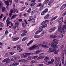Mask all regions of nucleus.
I'll use <instances>...</instances> for the list:
<instances>
[{
	"label": "nucleus",
	"mask_w": 66,
	"mask_h": 66,
	"mask_svg": "<svg viewBox=\"0 0 66 66\" xmlns=\"http://www.w3.org/2000/svg\"><path fill=\"white\" fill-rule=\"evenodd\" d=\"M35 13V12L34 11H33L32 12L31 14V15H33V14H34V13Z\"/></svg>",
	"instance_id": "obj_56"
},
{
	"label": "nucleus",
	"mask_w": 66,
	"mask_h": 66,
	"mask_svg": "<svg viewBox=\"0 0 66 66\" xmlns=\"http://www.w3.org/2000/svg\"><path fill=\"white\" fill-rule=\"evenodd\" d=\"M19 65V63L18 62L14 63H13L12 64L13 66H17V65Z\"/></svg>",
	"instance_id": "obj_18"
},
{
	"label": "nucleus",
	"mask_w": 66,
	"mask_h": 66,
	"mask_svg": "<svg viewBox=\"0 0 66 66\" xmlns=\"http://www.w3.org/2000/svg\"><path fill=\"white\" fill-rule=\"evenodd\" d=\"M43 8H44V6H43V5L42 6L40 7V8L39 9V10L40 11H43Z\"/></svg>",
	"instance_id": "obj_19"
},
{
	"label": "nucleus",
	"mask_w": 66,
	"mask_h": 66,
	"mask_svg": "<svg viewBox=\"0 0 66 66\" xmlns=\"http://www.w3.org/2000/svg\"><path fill=\"white\" fill-rule=\"evenodd\" d=\"M45 21V22L46 23H48V22H49V20H46Z\"/></svg>",
	"instance_id": "obj_61"
},
{
	"label": "nucleus",
	"mask_w": 66,
	"mask_h": 66,
	"mask_svg": "<svg viewBox=\"0 0 66 66\" xmlns=\"http://www.w3.org/2000/svg\"><path fill=\"white\" fill-rule=\"evenodd\" d=\"M63 21V17H62L59 20V23H61Z\"/></svg>",
	"instance_id": "obj_12"
},
{
	"label": "nucleus",
	"mask_w": 66,
	"mask_h": 66,
	"mask_svg": "<svg viewBox=\"0 0 66 66\" xmlns=\"http://www.w3.org/2000/svg\"><path fill=\"white\" fill-rule=\"evenodd\" d=\"M45 14H46L43 11L41 13V15H42V16H43V15H44Z\"/></svg>",
	"instance_id": "obj_43"
},
{
	"label": "nucleus",
	"mask_w": 66,
	"mask_h": 66,
	"mask_svg": "<svg viewBox=\"0 0 66 66\" xmlns=\"http://www.w3.org/2000/svg\"><path fill=\"white\" fill-rule=\"evenodd\" d=\"M21 36H26V34L23 33L21 35Z\"/></svg>",
	"instance_id": "obj_52"
},
{
	"label": "nucleus",
	"mask_w": 66,
	"mask_h": 66,
	"mask_svg": "<svg viewBox=\"0 0 66 66\" xmlns=\"http://www.w3.org/2000/svg\"><path fill=\"white\" fill-rule=\"evenodd\" d=\"M3 7V4L2 3V2H1V1H0V7Z\"/></svg>",
	"instance_id": "obj_20"
},
{
	"label": "nucleus",
	"mask_w": 66,
	"mask_h": 66,
	"mask_svg": "<svg viewBox=\"0 0 66 66\" xmlns=\"http://www.w3.org/2000/svg\"><path fill=\"white\" fill-rule=\"evenodd\" d=\"M56 36L53 35H51L50 36V37L52 38H56Z\"/></svg>",
	"instance_id": "obj_21"
},
{
	"label": "nucleus",
	"mask_w": 66,
	"mask_h": 66,
	"mask_svg": "<svg viewBox=\"0 0 66 66\" xmlns=\"http://www.w3.org/2000/svg\"><path fill=\"white\" fill-rule=\"evenodd\" d=\"M12 41H13V42L16 41V40L15 38H13Z\"/></svg>",
	"instance_id": "obj_58"
},
{
	"label": "nucleus",
	"mask_w": 66,
	"mask_h": 66,
	"mask_svg": "<svg viewBox=\"0 0 66 66\" xmlns=\"http://www.w3.org/2000/svg\"><path fill=\"white\" fill-rule=\"evenodd\" d=\"M59 52V50H57L54 52V54H57Z\"/></svg>",
	"instance_id": "obj_45"
},
{
	"label": "nucleus",
	"mask_w": 66,
	"mask_h": 66,
	"mask_svg": "<svg viewBox=\"0 0 66 66\" xmlns=\"http://www.w3.org/2000/svg\"><path fill=\"white\" fill-rule=\"evenodd\" d=\"M36 62L35 61H32L30 62V63L31 64H34V63H35Z\"/></svg>",
	"instance_id": "obj_40"
},
{
	"label": "nucleus",
	"mask_w": 66,
	"mask_h": 66,
	"mask_svg": "<svg viewBox=\"0 0 66 66\" xmlns=\"http://www.w3.org/2000/svg\"><path fill=\"white\" fill-rule=\"evenodd\" d=\"M22 24L23 28H26V24H25V23H24V22H23L22 23Z\"/></svg>",
	"instance_id": "obj_15"
},
{
	"label": "nucleus",
	"mask_w": 66,
	"mask_h": 66,
	"mask_svg": "<svg viewBox=\"0 0 66 66\" xmlns=\"http://www.w3.org/2000/svg\"><path fill=\"white\" fill-rule=\"evenodd\" d=\"M10 18H8L6 20V22H8L10 21Z\"/></svg>",
	"instance_id": "obj_48"
},
{
	"label": "nucleus",
	"mask_w": 66,
	"mask_h": 66,
	"mask_svg": "<svg viewBox=\"0 0 66 66\" xmlns=\"http://www.w3.org/2000/svg\"><path fill=\"white\" fill-rule=\"evenodd\" d=\"M49 2V0H46L44 2L46 4V3H48V2Z\"/></svg>",
	"instance_id": "obj_47"
},
{
	"label": "nucleus",
	"mask_w": 66,
	"mask_h": 66,
	"mask_svg": "<svg viewBox=\"0 0 66 66\" xmlns=\"http://www.w3.org/2000/svg\"><path fill=\"white\" fill-rule=\"evenodd\" d=\"M47 27V24H45L40 26L39 27V29H43L44 28H46V27Z\"/></svg>",
	"instance_id": "obj_10"
},
{
	"label": "nucleus",
	"mask_w": 66,
	"mask_h": 66,
	"mask_svg": "<svg viewBox=\"0 0 66 66\" xmlns=\"http://www.w3.org/2000/svg\"><path fill=\"white\" fill-rule=\"evenodd\" d=\"M64 53H63L62 54L63 57L62 58V64H64L65 63V61L64 60Z\"/></svg>",
	"instance_id": "obj_7"
},
{
	"label": "nucleus",
	"mask_w": 66,
	"mask_h": 66,
	"mask_svg": "<svg viewBox=\"0 0 66 66\" xmlns=\"http://www.w3.org/2000/svg\"><path fill=\"white\" fill-rule=\"evenodd\" d=\"M23 32H24V33H27V31L26 30H23L22 31Z\"/></svg>",
	"instance_id": "obj_63"
},
{
	"label": "nucleus",
	"mask_w": 66,
	"mask_h": 66,
	"mask_svg": "<svg viewBox=\"0 0 66 66\" xmlns=\"http://www.w3.org/2000/svg\"><path fill=\"white\" fill-rule=\"evenodd\" d=\"M33 42V40H31L30 41L29 43L27 44V46H29Z\"/></svg>",
	"instance_id": "obj_16"
},
{
	"label": "nucleus",
	"mask_w": 66,
	"mask_h": 66,
	"mask_svg": "<svg viewBox=\"0 0 66 66\" xmlns=\"http://www.w3.org/2000/svg\"><path fill=\"white\" fill-rule=\"evenodd\" d=\"M42 4L40 3V4H39V5H38L37 6V7H38L40 6H42Z\"/></svg>",
	"instance_id": "obj_57"
},
{
	"label": "nucleus",
	"mask_w": 66,
	"mask_h": 66,
	"mask_svg": "<svg viewBox=\"0 0 66 66\" xmlns=\"http://www.w3.org/2000/svg\"><path fill=\"white\" fill-rule=\"evenodd\" d=\"M60 58L59 57L57 58L55 57V62L56 63V66H59V63L60 62Z\"/></svg>",
	"instance_id": "obj_4"
},
{
	"label": "nucleus",
	"mask_w": 66,
	"mask_h": 66,
	"mask_svg": "<svg viewBox=\"0 0 66 66\" xmlns=\"http://www.w3.org/2000/svg\"><path fill=\"white\" fill-rule=\"evenodd\" d=\"M5 4H6V5H7V6H9V1H5Z\"/></svg>",
	"instance_id": "obj_29"
},
{
	"label": "nucleus",
	"mask_w": 66,
	"mask_h": 66,
	"mask_svg": "<svg viewBox=\"0 0 66 66\" xmlns=\"http://www.w3.org/2000/svg\"><path fill=\"white\" fill-rule=\"evenodd\" d=\"M31 57H29L27 58V60H31Z\"/></svg>",
	"instance_id": "obj_64"
},
{
	"label": "nucleus",
	"mask_w": 66,
	"mask_h": 66,
	"mask_svg": "<svg viewBox=\"0 0 66 66\" xmlns=\"http://www.w3.org/2000/svg\"><path fill=\"white\" fill-rule=\"evenodd\" d=\"M58 16H56L53 18L51 20V21H53V20H55V19H56V18H57V17Z\"/></svg>",
	"instance_id": "obj_23"
},
{
	"label": "nucleus",
	"mask_w": 66,
	"mask_h": 66,
	"mask_svg": "<svg viewBox=\"0 0 66 66\" xmlns=\"http://www.w3.org/2000/svg\"><path fill=\"white\" fill-rule=\"evenodd\" d=\"M28 55H32V54H35V53H27Z\"/></svg>",
	"instance_id": "obj_34"
},
{
	"label": "nucleus",
	"mask_w": 66,
	"mask_h": 66,
	"mask_svg": "<svg viewBox=\"0 0 66 66\" xmlns=\"http://www.w3.org/2000/svg\"><path fill=\"white\" fill-rule=\"evenodd\" d=\"M15 25L17 27H18L19 26V23L18 22H16L15 23Z\"/></svg>",
	"instance_id": "obj_36"
},
{
	"label": "nucleus",
	"mask_w": 66,
	"mask_h": 66,
	"mask_svg": "<svg viewBox=\"0 0 66 66\" xmlns=\"http://www.w3.org/2000/svg\"><path fill=\"white\" fill-rule=\"evenodd\" d=\"M3 25H4L3 23H2L0 25V27H2L3 26Z\"/></svg>",
	"instance_id": "obj_55"
},
{
	"label": "nucleus",
	"mask_w": 66,
	"mask_h": 66,
	"mask_svg": "<svg viewBox=\"0 0 66 66\" xmlns=\"http://www.w3.org/2000/svg\"><path fill=\"white\" fill-rule=\"evenodd\" d=\"M16 16H17L16 15H13V16L12 17V18H11V19H14V18H15V17H16Z\"/></svg>",
	"instance_id": "obj_35"
},
{
	"label": "nucleus",
	"mask_w": 66,
	"mask_h": 66,
	"mask_svg": "<svg viewBox=\"0 0 66 66\" xmlns=\"http://www.w3.org/2000/svg\"><path fill=\"white\" fill-rule=\"evenodd\" d=\"M24 21L25 22V23H26V24H28V23H27V20H24Z\"/></svg>",
	"instance_id": "obj_62"
},
{
	"label": "nucleus",
	"mask_w": 66,
	"mask_h": 66,
	"mask_svg": "<svg viewBox=\"0 0 66 66\" xmlns=\"http://www.w3.org/2000/svg\"><path fill=\"white\" fill-rule=\"evenodd\" d=\"M66 7V4H63L62 6L61 7L60 9L61 11H62L64 9L65 7Z\"/></svg>",
	"instance_id": "obj_11"
},
{
	"label": "nucleus",
	"mask_w": 66,
	"mask_h": 66,
	"mask_svg": "<svg viewBox=\"0 0 66 66\" xmlns=\"http://www.w3.org/2000/svg\"><path fill=\"white\" fill-rule=\"evenodd\" d=\"M6 62V64H9L11 62V60L10 59V58L9 57L5 59H4L2 61V62L3 63H4Z\"/></svg>",
	"instance_id": "obj_5"
},
{
	"label": "nucleus",
	"mask_w": 66,
	"mask_h": 66,
	"mask_svg": "<svg viewBox=\"0 0 66 66\" xmlns=\"http://www.w3.org/2000/svg\"><path fill=\"white\" fill-rule=\"evenodd\" d=\"M53 0H51L48 3V5H51V4L52 3H53Z\"/></svg>",
	"instance_id": "obj_22"
},
{
	"label": "nucleus",
	"mask_w": 66,
	"mask_h": 66,
	"mask_svg": "<svg viewBox=\"0 0 66 66\" xmlns=\"http://www.w3.org/2000/svg\"><path fill=\"white\" fill-rule=\"evenodd\" d=\"M44 56H41L38 57L37 59V60H41V59H43V58H44Z\"/></svg>",
	"instance_id": "obj_17"
},
{
	"label": "nucleus",
	"mask_w": 66,
	"mask_h": 66,
	"mask_svg": "<svg viewBox=\"0 0 66 66\" xmlns=\"http://www.w3.org/2000/svg\"><path fill=\"white\" fill-rule=\"evenodd\" d=\"M27 37H25L24 38L22 39V41L23 42H24L26 40V39H27Z\"/></svg>",
	"instance_id": "obj_28"
},
{
	"label": "nucleus",
	"mask_w": 66,
	"mask_h": 66,
	"mask_svg": "<svg viewBox=\"0 0 66 66\" xmlns=\"http://www.w3.org/2000/svg\"><path fill=\"white\" fill-rule=\"evenodd\" d=\"M15 9H12L10 10V12L9 16V17H11V15H12V13H13L14 12L15 13Z\"/></svg>",
	"instance_id": "obj_6"
},
{
	"label": "nucleus",
	"mask_w": 66,
	"mask_h": 66,
	"mask_svg": "<svg viewBox=\"0 0 66 66\" xmlns=\"http://www.w3.org/2000/svg\"><path fill=\"white\" fill-rule=\"evenodd\" d=\"M43 12L45 13H47V12H48V9L47 8L46 9H45L43 11Z\"/></svg>",
	"instance_id": "obj_32"
},
{
	"label": "nucleus",
	"mask_w": 66,
	"mask_h": 66,
	"mask_svg": "<svg viewBox=\"0 0 66 66\" xmlns=\"http://www.w3.org/2000/svg\"><path fill=\"white\" fill-rule=\"evenodd\" d=\"M53 42H58L59 40L57 39H54L53 40Z\"/></svg>",
	"instance_id": "obj_51"
},
{
	"label": "nucleus",
	"mask_w": 66,
	"mask_h": 66,
	"mask_svg": "<svg viewBox=\"0 0 66 66\" xmlns=\"http://www.w3.org/2000/svg\"><path fill=\"white\" fill-rule=\"evenodd\" d=\"M35 4H36V3H33L31 4L30 6H34Z\"/></svg>",
	"instance_id": "obj_31"
},
{
	"label": "nucleus",
	"mask_w": 66,
	"mask_h": 66,
	"mask_svg": "<svg viewBox=\"0 0 66 66\" xmlns=\"http://www.w3.org/2000/svg\"><path fill=\"white\" fill-rule=\"evenodd\" d=\"M32 19H33V16H31L29 18V19L28 20L29 21H30L31 20H32Z\"/></svg>",
	"instance_id": "obj_27"
},
{
	"label": "nucleus",
	"mask_w": 66,
	"mask_h": 66,
	"mask_svg": "<svg viewBox=\"0 0 66 66\" xmlns=\"http://www.w3.org/2000/svg\"><path fill=\"white\" fill-rule=\"evenodd\" d=\"M45 23H46V21H44L43 22H42L41 24V25H43V24H45Z\"/></svg>",
	"instance_id": "obj_39"
},
{
	"label": "nucleus",
	"mask_w": 66,
	"mask_h": 66,
	"mask_svg": "<svg viewBox=\"0 0 66 66\" xmlns=\"http://www.w3.org/2000/svg\"><path fill=\"white\" fill-rule=\"evenodd\" d=\"M23 62L24 63H26L28 62V60L24 59H23Z\"/></svg>",
	"instance_id": "obj_37"
},
{
	"label": "nucleus",
	"mask_w": 66,
	"mask_h": 66,
	"mask_svg": "<svg viewBox=\"0 0 66 66\" xmlns=\"http://www.w3.org/2000/svg\"><path fill=\"white\" fill-rule=\"evenodd\" d=\"M15 60H16V59H15V57L11 59V61H15Z\"/></svg>",
	"instance_id": "obj_54"
},
{
	"label": "nucleus",
	"mask_w": 66,
	"mask_h": 66,
	"mask_svg": "<svg viewBox=\"0 0 66 66\" xmlns=\"http://www.w3.org/2000/svg\"><path fill=\"white\" fill-rule=\"evenodd\" d=\"M43 31V29H40L38 30L37 31H36V32L35 33V35H37V34H39L40 32H42Z\"/></svg>",
	"instance_id": "obj_9"
},
{
	"label": "nucleus",
	"mask_w": 66,
	"mask_h": 66,
	"mask_svg": "<svg viewBox=\"0 0 66 66\" xmlns=\"http://www.w3.org/2000/svg\"><path fill=\"white\" fill-rule=\"evenodd\" d=\"M40 37V35H35L34 36V37L35 38H39Z\"/></svg>",
	"instance_id": "obj_25"
},
{
	"label": "nucleus",
	"mask_w": 66,
	"mask_h": 66,
	"mask_svg": "<svg viewBox=\"0 0 66 66\" xmlns=\"http://www.w3.org/2000/svg\"><path fill=\"white\" fill-rule=\"evenodd\" d=\"M25 7H23L21 9V11H23V10H24L23 9H25Z\"/></svg>",
	"instance_id": "obj_53"
},
{
	"label": "nucleus",
	"mask_w": 66,
	"mask_h": 66,
	"mask_svg": "<svg viewBox=\"0 0 66 66\" xmlns=\"http://www.w3.org/2000/svg\"><path fill=\"white\" fill-rule=\"evenodd\" d=\"M20 47V46H18L17 48L16 49V50H19V49H21V48Z\"/></svg>",
	"instance_id": "obj_42"
},
{
	"label": "nucleus",
	"mask_w": 66,
	"mask_h": 66,
	"mask_svg": "<svg viewBox=\"0 0 66 66\" xmlns=\"http://www.w3.org/2000/svg\"><path fill=\"white\" fill-rule=\"evenodd\" d=\"M41 52V51L40 50H37V51L36 52V53H39Z\"/></svg>",
	"instance_id": "obj_44"
},
{
	"label": "nucleus",
	"mask_w": 66,
	"mask_h": 66,
	"mask_svg": "<svg viewBox=\"0 0 66 66\" xmlns=\"http://www.w3.org/2000/svg\"><path fill=\"white\" fill-rule=\"evenodd\" d=\"M28 55V53H26L25 54V55H24V57H27V56Z\"/></svg>",
	"instance_id": "obj_46"
},
{
	"label": "nucleus",
	"mask_w": 66,
	"mask_h": 66,
	"mask_svg": "<svg viewBox=\"0 0 66 66\" xmlns=\"http://www.w3.org/2000/svg\"><path fill=\"white\" fill-rule=\"evenodd\" d=\"M51 46L54 48H49V51H48L49 52H54V51L56 50V48L58 47V46L56 45H52Z\"/></svg>",
	"instance_id": "obj_1"
},
{
	"label": "nucleus",
	"mask_w": 66,
	"mask_h": 66,
	"mask_svg": "<svg viewBox=\"0 0 66 66\" xmlns=\"http://www.w3.org/2000/svg\"><path fill=\"white\" fill-rule=\"evenodd\" d=\"M53 63L51 61H50L48 62V63L49 64H50H50H52V63Z\"/></svg>",
	"instance_id": "obj_60"
},
{
	"label": "nucleus",
	"mask_w": 66,
	"mask_h": 66,
	"mask_svg": "<svg viewBox=\"0 0 66 66\" xmlns=\"http://www.w3.org/2000/svg\"><path fill=\"white\" fill-rule=\"evenodd\" d=\"M38 57V56H33L32 57V59H36V58Z\"/></svg>",
	"instance_id": "obj_38"
},
{
	"label": "nucleus",
	"mask_w": 66,
	"mask_h": 66,
	"mask_svg": "<svg viewBox=\"0 0 66 66\" xmlns=\"http://www.w3.org/2000/svg\"><path fill=\"white\" fill-rule=\"evenodd\" d=\"M49 16V14H47L46 16H45L44 18V19H46V18H47Z\"/></svg>",
	"instance_id": "obj_26"
},
{
	"label": "nucleus",
	"mask_w": 66,
	"mask_h": 66,
	"mask_svg": "<svg viewBox=\"0 0 66 66\" xmlns=\"http://www.w3.org/2000/svg\"><path fill=\"white\" fill-rule=\"evenodd\" d=\"M5 10H6L5 7H3L2 10V12H4L5 11Z\"/></svg>",
	"instance_id": "obj_30"
},
{
	"label": "nucleus",
	"mask_w": 66,
	"mask_h": 66,
	"mask_svg": "<svg viewBox=\"0 0 66 66\" xmlns=\"http://www.w3.org/2000/svg\"><path fill=\"white\" fill-rule=\"evenodd\" d=\"M40 46L39 45H35L32 47H30L29 48V50L30 51H32V50H33L34 49H36V48H37L38 49H39V47Z\"/></svg>",
	"instance_id": "obj_2"
},
{
	"label": "nucleus",
	"mask_w": 66,
	"mask_h": 66,
	"mask_svg": "<svg viewBox=\"0 0 66 66\" xmlns=\"http://www.w3.org/2000/svg\"><path fill=\"white\" fill-rule=\"evenodd\" d=\"M57 44H58V43L57 42H54L50 43L49 45H57Z\"/></svg>",
	"instance_id": "obj_13"
},
{
	"label": "nucleus",
	"mask_w": 66,
	"mask_h": 66,
	"mask_svg": "<svg viewBox=\"0 0 66 66\" xmlns=\"http://www.w3.org/2000/svg\"><path fill=\"white\" fill-rule=\"evenodd\" d=\"M58 37L59 38H62V36L61 34L60 35L58 36Z\"/></svg>",
	"instance_id": "obj_49"
},
{
	"label": "nucleus",
	"mask_w": 66,
	"mask_h": 66,
	"mask_svg": "<svg viewBox=\"0 0 66 66\" xmlns=\"http://www.w3.org/2000/svg\"><path fill=\"white\" fill-rule=\"evenodd\" d=\"M61 27H62V25H61V24H60L58 28V32H61Z\"/></svg>",
	"instance_id": "obj_14"
},
{
	"label": "nucleus",
	"mask_w": 66,
	"mask_h": 66,
	"mask_svg": "<svg viewBox=\"0 0 66 66\" xmlns=\"http://www.w3.org/2000/svg\"><path fill=\"white\" fill-rule=\"evenodd\" d=\"M43 44H41L40 45L42 47H43L44 48H48L49 45H49V44H48L45 42H43Z\"/></svg>",
	"instance_id": "obj_3"
},
{
	"label": "nucleus",
	"mask_w": 66,
	"mask_h": 66,
	"mask_svg": "<svg viewBox=\"0 0 66 66\" xmlns=\"http://www.w3.org/2000/svg\"><path fill=\"white\" fill-rule=\"evenodd\" d=\"M49 60V58L48 57H45L44 58V60Z\"/></svg>",
	"instance_id": "obj_41"
},
{
	"label": "nucleus",
	"mask_w": 66,
	"mask_h": 66,
	"mask_svg": "<svg viewBox=\"0 0 66 66\" xmlns=\"http://www.w3.org/2000/svg\"><path fill=\"white\" fill-rule=\"evenodd\" d=\"M20 58V57H15V60H18V59H19Z\"/></svg>",
	"instance_id": "obj_50"
},
{
	"label": "nucleus",
	"mask_w": 66,
	"mask_h": 66,
	"mask_svg": "<svg viewBox=\"0 0 66 66\" xmlns=\"http://www.w3.org/2000/svg\"><path fill=\"white\" fill-rule=\"evenodd\" d=\"M14 53H15V52H12L9 53L10 55H11L14 54Z\"/></svg>",
	"instance_id": "obj_33"
},
{
	"label": "nucleus",
	"mask_w": 66,
	"mask_h": 66,
	"mask_svg": "<svg viewBox=\"0 0 66 66\" xmlns=\"http://www.w3.org/2000/svg\"><path fill=\"white\" fill-rule=\"evenodd\" d=\"M15 13H18V10H15Z\"/></svg>",
	"instance_id": "obj_59"
},
{
	"label": "nucleus",
	"mask_w": 66,
	"mask_h": 66,
	"mask_svg": "<svg viewBox=\"0 0 66 66\" xmlns=\"http://www.w3.org/2000/svg\"><path fill=\"white\" fill-rule=\"evenodd\" d=\"M56 28L55 27H53L50 29L49 31L50 33H52L53 32H54L55 30V29Z\"/></svg>",
	"instance_id": "obj_8"
},
{
	"label": "nucleus",
	"mask_w": 66,
	"mask_h": 66,
	"mask_svg": "<svg viewBox=\"0 0 66 66\" xmlns=\"http://www.w3.org/2000/svg\"><path fill=\"white\" fill-rule=\"evenodd\" d=\"M66 32V31L64 29H62V30L61 31V33H65Z\"/></svg>",
	"instance_id": "obj_24"
}]
</instances>
